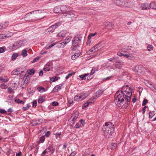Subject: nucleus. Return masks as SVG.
<instances>
[{
	"mask_svg": "<svg viewBox=\"0 0 156 156\" xmlns=\"http://www.w3.org/2000/svg\"><path fill=\"white\" fill-rule=\"evenodd\" d=\"M132 95V90L128 85L124 86L121 91H118L115 95L114 101L119 107L122 108L125 107L124 105L126 102H130Z\"/></svg>",
	"mask_w": 156,
	"mask_h": 156,
	"instance_id": "nucleus-1",
	"label": "nucleus"
},
{
	"mask_svg": "<svg viewBox=\"0 0 156 156\" xmlns=\"http://www.w3.org/2000/svg\"><path fill=\"white\" fill-rule=\"evenodd\" d=\"M32 12L34 14L33 17H34V20H41L45 16L44 13L39 10L32 11Z\"/></svg>",
	"mask_w": 156,
	"mask_h": 156,
	"instance_id": "nucleus-2",
	"label": "nucleus"
},
{
	"mask_svg": "<svg viewBox=\"0 0 156 156\" xmlns=\"http://www.w3.org/2000/svg\"><path fill=\"white\" fill-rule=\"evenodd\" d=\"M81 40V37L79 35L76 36L72 41V44L74 48L72 49V50H75L77 47L79 46L80 44Z\"/></svg>",
	"mask_w": 156,
	"mask_h": 156,
	"instance_id": "nucleus-3",
	"label": "nucleus"
},
{
	"mask_svg": "<svg viewBox=\"0 0 156 156\" xmlns=\"http://www.w3.org/2000/svg\"><path fill=\"white\" fill-rule=\"evenodd\" d=\"M102 130L104 132L106 138H110L114 133V129H108V128H103Z\"/></svg>",
	"mask_w": 156,
	"mask_h": 156,
	"instance_id": "nucleus-4",
	"label": "nucleus"
},
{
	"mask_svg": "<svg viewBox=\"0 0 156 156\" xmlns=\"http://www.w3.org/2000/svg\"><path fill=\"white\" fill-rule=\"evenodd\" d=\"M87 97L85 93H81L80 94L76 95L74 98L75 101H79L85 99Z\"/></svg>",
	"mask_w": 156,
	"mask_h": 156,
	"instance_id": "nucleus-5",
	"label": "nucleus"
},
{
	"mask_svg": "<svg viewBox=\"0 0 156 156\" xmlns=\"http://www.w3.org/2000/svg\"><path fill=\"white\" fill-rule=\"evenodd\" d=\"M30 76L29 75H27V76H25L23 77L22 80V83H23V85L24 87H26L27 84L30 82Z\"/></svg>",
	"mask_w": 156,
	"mask_h": 156,
	"instance_id": "nucleus-6",
	"label": "nucleus"
},
{
	"mask_svg": "<svg viewBox=\"0 0 156 156\" xmlns=\"http://www.w3.org/2000/svg\"><path fill=\"white\" fill-rule=\"evenodd\" d=\"M33 13L32 12H30L27 14L24 17L25 20L26 21H32L34 20V17H33V15H31V14Z\"/></svg>",
	"mask_w": 156,
	"mask_h": 156,
	"instance_id": "nucleus-7",
	"label": "nucleus"
},
{
	"mask_svg": "<svg viewBox=\"0 0 156 156\" xmlns=\"http://www.w3.org/2000/svg\"><path fill=\"white\" fill-rule=\"evenodd\" d=\"M22 42L21 41H18L15 42L14 44L11 46L10 47H12V50H14L16 48L20 47L22 45Z\"/></svg>",
	"mask_w": 156,
	"mask_h": 156,
	"instance_id": "nucleus-8",
	"label": "nucleus"
},
{
	"mask_svg": "<svg viewBox=\"0 0 156 156\" xmlns=\"http://www.w3.org/2000/svg\"><path fill=\"white\" fill-rule=\"evenodd\" d=\"M143 69L142 66L136 65L133 68V69L136 73H141L143 71Z\"/></svg>",
	"mask_w": 156,
	"mask_h": 156,
	"instance_id": "nucleus-9",
	"label": "nucleus"
},
{
	"mask_svg": "<svg viewBox=\"0 0 156 156\" xmlns=\"http://www.w3.org/2000/svg\"><path fill=\"white\" fill-rule=\"evenodd\" d=\"M104 24L105 27L109 30L112 29L114 27V25L112 22H107L104 23Z\"/></svg>",
	"mask_w": 156,
	"mask_h": 156,
	"instance_id": "nucleus-10",
	"label": "nucleus"
},
{
	"mask_svg": "<svg viewBox=\"0 0 156 156\" xmlns=\"http://www.w3.org/2000/svg\"><path fill=\"white\" fill-rule=\"evenodd\" d=\"M61 10V12H65V13L68 12L69 10H70L71 8L69 7L67 5H63L60 6Z\"/></svg>",
	"mask_w": 156,
	"mask_h": 156,
	"instance_id": "nucleus-11",
	"label": "nucleus"
},
{
	"mask_svg": "<svg viewBox=\"0 0 156 156\" xmlns=\"http://www.w3.org/2000/svg\"><path fill=\"white\" fill-rule=\"evenodd\" d=\"M63 16L65 17L69 18L74 17L75 15L70 10L64 13Z\"/></svg>",
	"mask_w": 156,
	"mask_h": 156,
	"instance_id": "nucleus-12",
	"label": "nucleus"
},
{
	"mask_svg": "<svg viewBox=\"0 0 156 156\" xmlns=\"http://www.w3.org/2000/svg\"><path fill=\"white\" fill-rule=\"evenodd\" d=\"M103 92L104 90H99L93 95V99H96L99 97L103 94Z\"/></svg>",
	"mask_w": 156,
	"mask_h": 156,
	"instance_id": "nucleus-13",
	"label": "nucleus"
},
{
	"mask_svg": "<svg viewBox=\"0 0 156 156\" xmlns=\"http://www.w3.org/2000/svg\"><path fill=\"white\" fill-rule=\"evenodd\" d=\"M105 127L104 126L103 128H108V129H114V125L111 122H106L105 123Z\"/></svg>",
	"mask_w": 156,
	"mask_h": 156,
	"instance_id": "nucleus-14",
	"label": "nucleus"
},
{
	"mask_svg": "<svg viewBox=\"0 0 156 156\" xmlns=\"http://www.w3.org/2000/svg\"><path fill=\"white\" fill-rule=\"evenodd\" d=\"M116 4L117 5L121 7H126L125 2H123V0H118L116 1Z\"/></svg>",
	"mask_w": 156,
	"mask_h": 156,
	"instance_id": "nucleus-15",
	"label": "nucleus"
},
{
	"mask_svg": "<svg viewBox=\"0 0 156 156\" xmlns=\"http://www.w3.org/2000/svg\"><path fill=\"white\" fill-rule=\"evenodd\" d=\"M141 9L143 10H147L149 9V5L147 3H145L141 5Z\"/></svg>",
	"mask_w": 156,
	"mask_h": 156,
	"instance_id": "nucleus-16",
	"label": "nucleus"
},
{
	"mask_svg": "<svg viewBox=\"0 0 156 156\" xmlns=\"http://www.w3.org/2000/svg\"><path fill=\"white\" fill-rule=\"evenodd\" d=\"M24 71L22 70L21 68H20L16 69L15 70L13 71V73L15 75H18L24 72Z\"/></svg>",
	"mask_w": 156,
	"mask_h": 156,
	"instance_id": "nucleus-17",
	"label": "nucleus"
},
{
	"mask_svg": "<svg viewBox=\"0 0 156 156\" xmlns=\"http://www.w3.org/2000/svg\"><path fill=\"white\" fill-rule=\"evenodd\" d=\"M96 45L99 49L103 47H104L105 45L104 42L102 41L100 42L98 44Z\"/></svg>",
	"mask_w": 156,
	"mask_h": 156,
	"instance_id": "nucleus-18",
	"label": "nucleus"
},
{
	"mask_svg": "<svg viewBox=\"0 0 156 156\" xmlns=\"http://www.w3.org/2000/svg\"><path fill=\"white\" fill-rule=\"evenodd\" d=\"M79 116V113L78 112H76L73 115L71 118L73 117L72 121H75L76 119Z\"/></svg>",
	"mask_w": 156,
	"mask_h": 156,
	"instance_id": "nucleus-19",
	"label": "nucleus"
},
{
	"mask_svg": "<svg viewBox=\"0 0 156 156\" xmlns=\"http://www.w3.org/2000/svg\"><path fill=\"white\" fill-rule=\"evenodd\" d=\"M54 11L55 13H58L61 12V10L60 6H56L54 8Z\"/></svg>",
	"mask_w": 156,
	"mask_h": 156,
	"instance_id": "nucleus-20",
	"label": "nucleus"
},
{
	"mask_svg": "<svg viewBox=\"0 0 156 156\" xmlns=\"http://www.w3.org/2000/svg\"><path fill=\"white\" fill-rule=\"evenodd\" d=\"M99 50V49L98 48V47H97L96 45H95L89 50L88 52H94L96 51H98Z\"/></svg>",
	"mask_w": 156,
	"mask_h": 156,
	"instance_id": "nucleus-21",
	"label": "nucleus"
},
{
	"mask_svg": "<svg viewBox=\"0 0 156 156\" xmlns=\"http://www.w3.org/2000/svg\"><path fill=\"white\" fill-rule=\"evenodd\" d=\"M80 55V53H75L74 55L71 56V58L72 60H75L76 58L79 57Z\"/></svg>",
	"mask_w": 156,
	"mask_h": 156,
	"instance_id": "nucleus-22",
	"label": "nucleus"
},
{
	"mask_svg": "<svg viewBox=\"0 0 156 156\" xmlns=\"http://www.w3.org/2000/svg\"><path fill=\"white\" fill-rule=\"evenodd\" d=\"M66 32L65 31H61L58 33V36L59 37H63L65 36Z\"/></svg>",
	"mask_w": 156,
	"mask_h": 156,
	"instance_id": "nucleus-23",
	"label": "nucleus"
},
{
	"mask_svg": "<svg viewBox=\"0 0 156 156\" xmlns=\"http://www.w3.org/2000/svg\"><path fill=\"white\" fill-rule=\"evenodd\" d=\"M71 40V38L70 37H67L62 43H63L64 44H66L69 43Z\"/></svg>",
	"mask_w": 156,
	"mask_h": 156,
	"instance_id": "nucleus-24",
	"label": "nucleus"
},
{
	"mask_svg": "<svg viewBox=\"0 0 156 156\" xmlns=\"http://www.w3.org/2000/svg\"><path fill=\"white\" fill-rule=\"evenodd\" d=\"M55 29L53 25L51 26L49 28H48L47 30L46 31L48 32L49 33L53 32Z\"/></svg>",
	"mask_w": 156,
	"mask_h": 156,
	"instance_id": "nucleus-25",
	"label": "nucleus"
},
{
	"mask_svg": "<svg viewBox=\"0 0 156 156\" xmlns=\"http://www.w3.org/2000/svg\"><path fill=\"white\" fill-rule=\"evenodd\" d=\"M149 7L152 9H156V4L155 3L152 2L150 4Z\"/></svg>",
	"mask_w": 156,
	"mask_h": 156,
	"instance_id": "nucleus-26",
	"label": "nucleus"
},
{
	"mask_svg": "<svg viewBox=\"0 0 156 156\" xmlns=\"http://www.w3.org/2000/svg\"><path fill=\"white\" fill-rule=\"evenodd\" d=\"M117 147V145L116 143H113L112 144L110 145V147L111 149H114Z\"/></svg>",
	"mask_w": 156,
	"mask_h": 156,
	"instance_id": "nucleus-27",
	"label": "nucleus"
},
{
	"mask_svg": "<svg viewBox=\"0 0 156 156\" xmlns=\"http://www.w3.org/2000/svg\"><path fill=\"white\" fill-rule=\"evenodd\" d=\"M27 50L26 49L23 50L22 51V55L24 57L26 56L27 55Z\"/></svg>",
	"mask_w": 156,
	"mask_h": 156,
	"instance_id": "nucleus-28",
	"label": "nucleus"
},
{
	"mask_svg": "<svg viewBox=\"0 0 156 156\" xmlns=\"http://www.w3.org/2000/svg\"><path fill=\"white\" fill-rule=\"evenodd\" d=\"M89 74H85L84 75H82L79 76V77L82 80H84L85 79V77L87 76Z\"/></svg>",
	"mask_w": 156,
	"mask_h": 156,
	"instance_id": "nucleus-29",
	"label": "nucleus"
},
{
	"mask_svg": "<svg viewBox=\"0 0 156 156\" xmlns=\"http://www.w3.org/2000/svg\"><path fill=\"white\" fill-rule=\"evenodd\" d=\"M37 89L38 90V91L40 92H43L45 91L44 88L42 87H38L37 88Z\"/></svg>",
	"mask_w": 156,
	"mask_h": 156,
	"instance_id": "nucleus-30",
	"label": "nucleus"
},
{
	"mask_svg": "<svg viewBox=\"0 0 156 156\" xmlns=\"http://www.w3.org/2000/svg\"><path fill=\"white\" fill-rule=\"evenodd\" d=\"M61 22H59L57 23H55L54 25H53V26H54L55 29L56 28H57L62 23Z\"/></svg>",
	"mask_w": 156,
	"mask_h": 156,
	"instance_id": "nucleus-31",
	"label": "nucleus"
},
{
	"mask_svg": "<svg viewBox=\"0 0 156 156\" xmlns=\"http://www.w3.org/2000/svg\"><path fill=\"white\" fill-rule=\"evenodd\" d=\"M18 56V54L17 53H14L12 54L11 58L12 60H13L15 59Z\"/></svg>",
	"mask_w": 156,
	"mask_h": 156,
	"instance_id": "nucleus-32",
	"label": "nucleus"
},
{
	"mask_svg": "<svg viewBox=\"0 0 156 156\" xmlns=\"http://www.w3.org/2000/svg\"><path fill=\"white\" fill-rule=\"evenodd\" d=\"M15 101L17 103H20L21 104H23L24 103V102L22 100H20L19 99H16L15 100Z\"/></svg>",
	"mask_w": 156,
	"mask_h": 156,
	"instance_id": "nucleus-33",
	"label": "nucleus"
},
{
	"mask_svg": "<svg viewBox=\"0 0 156 156\" xmlns=\"http://www.w3.org/2000/svg\"><path fill=\"white\" fill-rule=\"evenodd\" d=\"M9 36L6 35L4 34H0V41H1L2 39H4L5 38L8 37Z\"/></svg>",
	"mask_w": 156,
	"mask_h": 156,
	"instance_id": "nucleus-34",
	"label": "nucleus"
},
{
	"mask_svg": "<svg viewBox=\"0 0 156 156\" xmlns=\"http://www.w3.org/2000/svg\"><path fill=\"white\" fill-rule=\"evenodd\" d=\"M44 101V98L43 97H41L38 100V102L40 103H42Z\"/></svg>",
	"mask_w": 156,
	"mask_h": 156,
	"instance_id": "nucleus-35",
	"label": "nucleus"
},
{
	"mask_svg": "<svg viewBox=\"0 0 156 156\" xmlns=\"http://www.w3.org/2000/svg\"><path fill=\"white\" fill-rule=\"evenodd\" d=\"M90 101H88L86 103H85L84 104H83L82 106V108H86L87 106H88L89 105V102H90Z\"/></svg>",
	"mask_w": 156,
	"mask_h": 156,
	"instance_id": "nucleus-36",
	"label": "nucleus"
},
{
	"mask_svg": "<svg viewBox=\"0 0 156 156\" xmlns=\"http://www.w3.org/2000/svg\"><path fill=\"white\" fill-rule=\"evenodd\" d=\"M6 48L5 47H2L0 48V53H2L5 51Z\"/></svg>",
	"mask_w": 156,
	"mask_h": 156,
	"instance_id": "nucleus-37",
	"label": "nucleus"
},
{
	"mask_svg": "<svg viewBox=\"0 0 156 156\" xmlns=\"http://www.w3.org/2000/svg\"><path fill=\"white\" fill-rule=\"evenodd\" d=\"M35 70L34 69H31L29 70V72H28V74H34L35 73Z\"/></svg>",
	"mask_w": 156,
	"mask_h": 156,
	"instance_id": "nucleus-38",
	"label": "nucleus"
},
{
	"mask_svg": "<svg viewBox=\"0 0 156 156\" xmlns=\"http://www.w3.org/2000/svg\"><path fill=\"white\" fill-rule=\"evenodd\" d=\"M0 87L2 89H5L7 88V86L4 83H3L0 85Z\"/></svg>",
	"mask_w": 156,
	"mask_h": 156,
	"instance_id": "nucleus-39",
	"label": "nucleus"
},
{
	"mask_svg": "<svg viewBox=\"0 0 156 156\" xmlns=\"http://www.w3.org/2000/svg\"><path fill=\"white\" fill-rule=\"evenodd\" d=\"M40 123H38L36 121H33L31 123V125L32 126H35L40 124Z\"/></svg>",
	"mask_w": 156,
	"mask_h": 156,
	"instance_id": "nucleus-40",
	"label": "nucleus"
},
{
	"mask_svg": "<svg viewBox=\"0 0 156 156\" xmlns=\"http://www.w3.org/2000/svg\"><path fill=\"white\" fill-rule=\"evenodd\" d=\"M154 115V112H150L149 113V118H152Z\"/></svg>",
	"mask_w": 156,
	"mask_h": 156,
	"instance_id": "nucleus-41",
	"label": "nucleus"
},
{
	"mask_svg": "<svg viewBox=\"0 0 156 156\" xmlns=\"http://www.w3.org/2000/svg\"><path fill=\"white\" fill-rule=\"evenodd\" d=\"M148 103V100L146 99H144L142 104V106H144L145 105Z\"/></svg>",
	"mask_w": 156,
	"mask_h": 156,
	"instance_id": "nucleus-42",
	"label": "nucleus"
},
{
	"mask_svg": "<svg viewBox=\"0 0 156 156\" xmlns=\"http://www.w3.org/2000/svg\"><path fill=\"white\" fill-rule=\"evenodd\" d=\"M8 80V79L7 78H3L2 77H0V80L2 81L3 82H7Z\"/></svg>",
	"mask_w": 156,
	"mask_h": 156,
	"instance_id": "nucleus-43",
	"label": "nucleus"
},
{
	"mask_svg": "<svg viewBox=\"0 0 156 156\" xmlns=\"http://www.w3.org/2000/svg\"><path fill=\"white\" fill-rule=\"evenodd\" d=\"M45 140V137L44 136H42L40 137V141L41 143H43L44 142Z\"/></svg>",
	"mask_w": 156,
	"mask_h": 156,
	"instance_id": "nucleus-44",
	"label": "nucleus"
},
{
	"mask_svg": "<svg viewBox=\"0 0 156 156\" xmlns=\"http://www.w3.org/2000/svg\"><path fill=\"white\" fill-rule=\"evenodd\" d=\"M97 33L96 32L94 34H90L88 36V39H90L92 37L94 36Z\"/></svg>",
	"mask_w": 156,
	"mask_h": 156,
	"instance_id": "nucleus-45",
	"label": "nucleus"
},
{
	"mask_svg": "<svg viewBox=\"0 0 156 156\" xmlns=\"http://www.w3.org/2000/svg\"><path fill=\"white\" fill-rule=\"evenodd\" d=\"M153 48V46L151 45H149L147 47V49L149 51H150L151 50H152Z\"/></svg>",
	"mask_w": 156,
	"mask_h": 156,
	"instance_id": "nucleus-46",
	"label": "nucleus"
},
{
	"mask_svg": "<svg viewBox=\"0 0 156 156\" xmlns=\"http://www.w3.org/2000/svg\"><path fill=\"white\" fill-rule=\"evenodd\" d=\"M40 58V57L39 56H37L35 58L34 60L32 61L33 63H34L36 62L37 60H38Z\"/></svg>",
	"mask_w": 156,
	"mask_h": 156,
	"instance_id": "nucleus-47",
	"label": "nucleus"
},
{
	"mask_svg": "<svg viewBox=\"0 0 156 156\" xmlns=\"http://www.w3.org/2000/svg\"><path fill=\"white\" fill-rule=\"evenodd\" d=\"M96 99H93V96L92 98L90 99L89 100H88V101L90 100V102H89V103H92L93 102H94L95 101Z\"/></svg>",
	"mask_w": 156,
	"mask_h": 156,
	"instance_id": "nucleus-48",
	"label": "nucleus"
},
{
	"mask_svg": "<svg viewBox=\"0 0 156 156\" xmlns=\"http://www.w3.org/2000/svg\"><path fill=\"white\" fill-rule=\"evenodd\" d=\"M30 106L29 105H27V106L23 107V109L24 111H26L28 110L30 108Z\"/></svg>",
	"mask_w": 156,
	"mask_h": 156,
	"instance_id": "nucleus-49",
	"label": "nucleus"
},
{
	"mask_svg": "<svg viewBox=\"0 0 156 156\" xmlns=\"http://www.w3.org/2000/svg\"><path fill=\"white\" fill-rule=\"evenodd\" d=\"M2 24H4L3 25V29H5L8 25V23L6 22H3L2 23Z\"/></svg>",
	"mask_w": 156,
	"mask_h": 156,
	"instance_id": "nucleus-50",
	"label": "nucleus"
},
{
	"mask_svg": "<svg viewBox=\"0 0 156 156\" xmlns=\"http://www.w3.org/2000/svg\"><path fill=\"white\" fill-rule=\"evenodd\" d=\"M0 113L4 114L6 113V111L4 109H0Z\"/></svg>",
	"mask_w": 156,
	"mask_h": 156,
	"instance_id": "nucleus-51",
	"label": "nucleus"
},
{
	"mask_svg": "<svg viewBox=\"0 0 156 156\" xmlns=\"http://www.w3.org/2000/svg\"><path fill=\"white\" fill-rule=\"evenodd\" d=\"M52 105L54 106H56L58 105V103L56 101H53L52 103Z\"/></svg>",
	"mask_w": 156,
	"mask_h": 156,
	"instance_id": "nucleus-52",
	"label": "nucleus"
},
{
	"mask_svg": "<svg viewBox=\"0 0 156 156\" xmlns=\"http://www.w3.org/2000/svg\"><path fill=\"white\" fill-rule=\"evenodd\" d=\"M148 107L147 106H145L142 109V112H143V114H144V113L146 111V108H148Z\"/></svg>",
	"mask_w": 156,
	"mask_h": 156,
	"instance_id": "nucleus-53",
	"label": "nucleus"
},
{
	"mask_svg": "<svg viewBox=\"0 0 156 156\" xmlns=\"http://www.w3.org/2000/svg\"><path fill=\"white\" fill-rule=\"evenodd\" d=\"M123 56L124 57H126V58H129L130 59H131V58H132V57H131V56H130L129 55H127V54H124V55ZM132 58H133V57H132Z\"/></svg>",
	"mask_w": 156,
	"mask_h": 156,
	"instance_id": "nucleus-54",
	"label": "nucleus"
},
{
	"mask_svg": "<svg viewBox=\"0 0 156 156\" xmlns=\"http://www.w3.org/2000/svg\"><path fill=\"white\" fill-rule=\"evenodd\" d=\"M37 105V102L36 101H34L33 102V106L34 107H36Z\"/></svg>",
	"mask_w": 156,
	"mask_h": 156,
	"instance_id": "nucleus-55",
	"label": "nucleus"
},
{
	"mask_svg": "<svg viewBox=\"0 0 156 156\" xmlns=\"http://www.w3.org/2000/svg\"><path fill=\"white\" fill-rule=\"evenodd\" d=\"M115 58V57H112L109 58V59H108V60H109L110 62H115L114 60Z\"/></svg>",
	"mask_w": 156,
	"mask_h": 156,
	"instance_id": "nucleus-56",
	"label": "nucleus"
},
{
	"mask_svg": "<svg viewBox=\"0 0 156 156\" xmlns=\"http://www.w3.org/2000/svg\"><path fill=\"white\" fill-rule=\"evenodd\" d=\"M44 70L45 71H48L50 70V69L48 67L44 68Z\"/></svg>",
	"mask_w": 156,
	"mask_h": 156,
	"instance_id": "nucleus-57",
	"label": "nucleus"
},
{
	"mask_svg": "<svg viewBox=\"0 0 156 156\" xmlns=\"http://www.w3.org/2000/svg\"><path fill=\"white\" fill-rule=\"evenodd\" d=\"M117 55H118L120 56H123L124 55V54H123V53H121L120 52H118V53H117Z\"/></svg>",
	"mask_w": 156,
	"mask_h": 156,
	"instance_id": "nucleus-58",
	"label": "nucleus"
},
{
	"mask_svg": "<svg viewBox=\"0 0 156 156\" xmlns=\"http://www.w3.org/2000/svg\"><path fill=\"white\" fill-rule=\"evenodd\" d=\"M50 134V132L49 131H48L45 133V135L47 137H48Z\"/></svg>",
	"mask_w": 156,
	"mask_h": 156,
	"instance_id": "nucleus-59",
	"label": "nucleus"
},
{
	"mask_svg": "<svg viewBox=\"0 0 156 156\" xmlns=\"http://www.w3.org/2000/svg\"><path fill=\"white\" fill-rule=\"evenodd\" d=\"M72 73H69L66 76V79L69 78L70 76H72Z\"/></svg>",
	"mask_w": 156,
	"mask_h": 156,
	"instance_id": "nucleus-60",
	"label": "nucleus"
},
{
	"mask_svg": "<svg viewBox=\"0 0 156 156\" xmlns=\"http://www.w3.org/2000/svg\"><path fill=\"white\" fill-rule=\"evenodd\" d=\"M8 91L9 93H11L12 90V88L11 87H9L8 88Z\"/></svg>",
	"mask_w": 156,
	"mask_h": 156,
	"instance_id": "nucleus-61",
	"label": "nucleus"
},
{
	"mask_svg": "<svg viewBox=\"0 0 156 156\" xmlns=\"http://www.w3.org/2000/svg\"><path fill=\"white\" fill-rule=\"evenodd\" d=\"M48 151H47V150L46 149L43 152L42 154H45L47 153H48Z\"/></svg>",
	"mask_w": 156,
	"mask_h": 156,
	"instance_id": "nucleus-62",
	"label": "nucleus"
},
{
	"mask_svg": "<svg viewBox=\"0 0 156 156\" xmlns=\"http://www.w3.org/2000/svg\"><path fill=\"white\" fill-rule=\"evenodd\" d=\"M76 152H73L70 154V156H74L76 154Z\"/></svg>",
	"mask_w": 156,
	"mask_h": 156,
	"instance_id": "nucleus-63",
	"label": "nucleus"
},
{
	"mask_svg": "<svg viewBox=\"0 0 156 156\" xmlns=\"http://www.w3.org/2000/svg\"><path fill=\"white\" fill-rule=\"evenodd\" d=\"M21 152L20 151L16 154V156H21Z\"/></svg>",
	"mask_w": 156,
	"mask_h": 156,
	"instance_id": "nucleus-64",
	"label": "nucleus"
}]
</instances>
